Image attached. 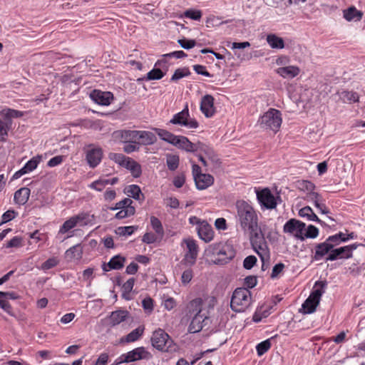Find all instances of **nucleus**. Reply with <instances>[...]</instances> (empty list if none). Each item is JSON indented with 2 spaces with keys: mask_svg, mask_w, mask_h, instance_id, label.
<instances>
[{
  "mask_svg": "<svg viewBox=\"0 0 365 365\" xmlns=\"http://www.w3.org/2000/svg\"><path fill=\"white\" fill-rule=\"evenodd\" d=\"M235 207L236 219L244 232L258 225L257 211L250 203L245 200H237Z\"/></svg>",
  "mask_w": 365,
  "mask_h": 365,
  "instance_id": "1",
  "label": "nucleus"
},
{
  "mask_svg": "<svg viewBox=\"0 0 365 365\" xmlns=\"http://www.w3.org/2000/svg\"><path fill=\"white\" fill-rule=\"evenodd\" d=\"M208 252L214 257L212 261L217 264H225L235 256L232 245L227 243H215L209 246Z\"/></svg>",
  "mask_w": 365,
  "mask_h": 365,
  "instance_id": "2",
  "label": "nucleus"
},
{
  "mask_svg": "<svg viewBox=\"0 0 365 365\" xmlns=\"http://www.w3.org/2000/svg\"><path fill=\"white\" fill-rule=\"evenodd\" d=\"M326 285V282H316L313 290L302 305V312L303 314H309L316 311L317 306L319 304L321 297L325 292Z\"/></svg>",
  "mask_w": 365,
  "mask_h": 365,
  "instance_id": "3",
  "label": "nucleus"
},
{
  "mask_svg": "<svg viewBox=\"0 0 365 365\" xmlns=\"http://www.w3.org/2000/svg\"><path fill=\"white\" fill-rule=\"evenodd\" d=\"M262 128L272 130L274 133L279 130L282 123L281 112L275 108H269L259 119Z\"/></svg>",
  "mask_w": 365,
  "mask_h": 365,
  "instance_id": "4",
  "label": "nucleus"
},
{
  "mask_svg": "<svg viewBox=\"0 0 365 365\" xmlns=\"http://www.w3.org/2000/svg\"><path fill=\"white\" fill-rule=\"evenodd\" d=\"M151 343L153 347L163 352H175L178 349L173 339L161 329L153 333Z\"/></svg>",
  "mask_w": 365,
  "mask_h": 365,
  "instance_id": "5",
  "label": "nucleus"
},
{
  "mask_svg": "<svg viewBox=\"0 0 365 365\" xmlns=\"http://www.w3.org/2000/svg\"><path fill=\"white\" fill-rule=\"evenodd\" d=\"M251 292L247 288H237L232 296L230 307L235 312H245L251 304Z\"/></svg>",
  "mask_w": 365,
  "mask_h": 365,
  "instance_id": "6",
  "label": "nucleus"
},
{
  "mask_svg": "<svg viewBox=\"0 0 365 365\" xmlns=\"http://www.w3.org/2000/svg\"><path fill=\"white\" fill-rule=\"evenodd\" d=\"M0 115L4 116L3 119L0 118V141L5 142L12 127L11 119L22 117L24 113L17 110L4 108L0 112Z\"/></svg>",
  "mask_w": 365,
  "mask_h": 365,
  "instance_id": "7",
  "label": "nucleus"
},
{
  "mask_svg": "<svg viewBox=\"0 0 365 365\" xmlns=\"http://www.w3.org/2000/svg\"><path fill=\"white\" fill-rule=\"evenodd\" d=\"M115 163L128 170L133 178H139L142 173L140 165L123 154H115Z\"/></svg>",
  "mask_w": 365,
  "mask_h": 365,
  "instance_id": "8",
  "label": "nucleus"
},
{
  "mask_svg": "<svg viewBox=\"0 0 365 365\" xmlns=\"http://www.w3.org/2000/svg\"><path fill=\"white\" fill-rule=\"evenodd\" d=\"M170 123L179 125L190 129L197 128L199 126L198 122L195 118H190L188 106L186 105L180 112L175 114Z\"/></svg>",
  "mask_w": 365,
  "mask_h": 365,
  "instance_id": "9",
  "label": "nucleus"
},
{
  "mask_svg": "<svg viewBox=\"0 0 365 365\" xmlns=\"http://www.w3.org/2000/svg\"><path fill=\"white\" fill-rule=\"evenodd\" d=\"M305 227L306 225L304 222L295 218H292L284 225L283 232L303 241L302 232L306 230Z\"/></svg>",
  "mask_w": 365,
  "mask_h": 365,
  "instance_id": "10",
  "label": "nucleus"
},
{
  "mask_svg": "<svg viewBox=\"0 0 365 365\" xmlns=\"http://www.w3.org/2000/svg\"><path fill=\"white\" fill-rule=\"evenodd\" d=\"M192 168L194 180L198 190H205L213 184V176L202 173L201 168L198 165L193 164Z\"/></svg>",
  "mask_w": 365,
  "mask_h": 365,
  "instance_id": "11",
  "label": "nucleus"
},
{
  "mask_svg": "<svg viewBox=\"0 0 365 365\" xmlns=\"http://www.w3.org/2000/svg\"><path fill=\"white\" fill-rule=\"evenodd\" d=\"M91 221L90 215L87 213H80L77 215L70 217L64 222L59 229V233L65 234L70 230L74 228L77 225L83 226L88 224Z\"/></svg>",
  "mask_w": 365,
  "mask_h": 365,
  "instance_id": "12",
  "label": "nucleus"
},
{
  "mask_svg": "<svg viewBox=\"0 0 365 365\" xmlns=\"http://www.w3.org/2000/svg\"><path fill=\"white\" fill-rule=\"evenodd\" d=\"M257 199L261 206L266 209H274L277 205V197L267 187L256 192Z\"/></svg>",
  "mask_w": 365,
  "mask_h": 365,
  "instance_id": "13",
  "label": "nucleus"
},
{
  "mask_svg": "<svg viewBox=\"0 0 365 365\" xmlns=\"http://www.w3.org/2000/svg\"><path fill=\"white\" fill-rule=\"evenodd\" d=\"M151 358L152 354L149 351H148L145 347L140 346L122 355L119 363H121L123 361L131 362L140 359L148 360L150 359Z\"/></svg>",
  "mask_w": 365,
  "mask_h": 365,
  "instance_id": "14",
  "label": "nucleus"
},
{
  "mask_svg": "<svg viewBox=\"0 0 365 365\" xmlns=\"http://www.w3.org/2000/svg\"><path fill=\"white\" fill-rule=\"evenodd\" d=\"M132 203L133 200L128 197L115 203V210H118L115 213V218L124 219L133 215L135 214V209L132 205Z\"/></svg>",
  "mask_w": 365,
  "mask_h": 365,
  "instance_id": "15",
  "label": "nucleus"
},
{
  "mask_svg": "<svg viewBox=\"0 0 365 365\" xmlns=\"http://www.w3.org/2000/svg\"><path fill=\"white\" fill-rule=\"evenodd\" d=\"M184 242L186 244L187 252L185 255L182 261L187 264L193 265L197 257L198 246L196 241L193 239L184 240Z\"/></svg>",
  "mask_w": 365,
  "mask_h": 365,
  "instance_id": "16",
  "label": "nucleus"
},
{
  "mask_svg": "<svg viewBox=\"0 0 365 365\" xmlns=\"http://www.w3.org/2000/svg\"><path fill=\"white\" fill-rule=\"evenodd\" d=\"M332 250V245L327 243L325 241L321 243H317L314 246V250L312 251V259L315 261H319L325 259Z\"/></svg>",
  "mask_w": 365,
  "mask_h": 365,
  "instance_id": "17",
  "label": "nucleus"
},
{
  "mask_svg": "<svg viewBox=\"0 0 365 365\" xmlns=\"http://www.w3.org/2000/svg\"><path fill=\"white\" fill-rule=\"evenodd\" d=\"M197 232L199 237L206 243L211 242L215 236L212 226L206 220H203L200 226L197 227Z\"/></svg>",
  "mask_w": 365,
  "mask_h": 365,
  "instance_id": "18",
  "label": "nucleus"
},
{
  "mask_svg": "<svg viewBox=\"0 0 365 365\" xmlns=\"http://www.w3.org/2000/svg\"><path fill=\"white\" fill-rule=\"evenodd\" d=\"M200 110L207 118L213 116L215 113L214 98L211 95H205L200 102Z\"/></svg>",
  "mask_w": 365,
  "mask_h": 365,
  "instance_id": "19",
  "label": "nucleus"
},
{
  "mask_svg": "<svg viewBox=\"0 0 365 365\" xmlns=\"http://www.w3.org/2000/svg\"><path fill=\"white\" fill-rule=\"evenodd\" d=\"M202 304L203 301L201 298H196L190 301L185 309V317L191 318L192 317L202 314Z\"/></svg>",
  "mask_w": 365,
  "mask_h": 365,
  "instance_id": "20",
  "label": "nucleus"
},
{
  "mask_svg": "<svg viewBox=\"0 0 365 365\" xmlns=\"http://www.w3.org/2000/svg\"><path fill=\"white\" fill-rule=\"evenodd\" d=\"M196 148V151H200V153H204V155L208 159L210 163H212V165H217L220 163V159L215 154L212 148H211L210 145L201 142H198L197 143Z\"/></svg>",
  "mask_w": 365,
  "mask_h": 365,
  "instance_id": "21",
  "label": "nucleus"
},
{
  "mask_svg": "<svg viewBox=\"0 0 365 365\" xmlns=\"http://www.w3.org/2000/svg\"><path fill=\"white\" fill-rule=\"evenodd\" d=\"M136 141L138 145H151L157 141L155 135L147 130H138Z\"/></svg>",
  "mask_w": 365,
  "mask_h": 365,
  "instance_id": "22",
  "label": "nucleus"
},
{
  "mask_svg": "<svg viewBox=\"0 0 365 365\" xmlns=\"http://www.w3.org/2000/svg\"><path fill=\"white\" fill-rule=\"evenodd\" d=\"M91 99L96 103L107 106L110 103L113 99V93L110 92H103L99 90H94L90 95Z\"/></svg>",
  "mask_w": 365,
  "mask_h": 365,
  "instance_id": "23",
  "label": "nucleus"
},
{
  "mask_svg": "<svg viewBox=\"0 0 365 365\" xmlns=\"http://www.w3.org/2000/svg\"><path fill=\"white\" fill-rule=\"evenodd\" d=\"M103 156L102 150L98 148H92L87 151L86 160L91 168H95L101 161Z\"/></svg>",
  "mask_w": 365,
  "mask_h": 365,
  "instance_id": "24",
  "label": "nucleus"
},
{
  "mask_svg": "<svg viewBox=\"0 0 365 365\" xmlns=\"http://www.w3.org/2000/svg\"><path fill=\"white\" fill-rule=\"evenodd\" d=\"M173 145L187 152H195L197 143L190 142L187 138L182 135H177Z\"/></svg>",
  "mask_w": 365,
  "mask_h": 365,
  "instance_id": "25",
  "label": "nucleus"
},
{
  "mask_svg": "<svg viewBox=\"0 0 365 365\" xmlns=\"http://www.w3.org/2000/svg\"><path fill=\"white\" fill-rule=\"evenodd\" d=\"M191 322L188 327V331L190 333H197L201 331L205 324V321L208 319V317L204 314L192 317Z\"/></svg>",
  "mask_w": 365,
  "mask_h": 365,
  "instance_id": "26",
  "label": "nucleus"
},
{
  "mask_svg": "<svg viewBox=\"0 0 365 365\" xmlns=\"http://www.w3.org/2000/svg\"><path fill=\"white\" fill-rule=\"evenodd\" d=\"M276 73L284 78H294L300 73V68L297 66L279 67Z\"/></svg>",
  "mask_w": 365,
  "mask_h": 365,
  "instance_id": "27",
  "label": "nucleus"
},
{
  "mask_svg": "<svg viewBox=\"0 0 365 365\" xmlns=\"http://www.w3.org/2000/svg\"><path fill=\"white\" fill-rule=\"evenodd\" d=\"M247 232L250 233L252 247L266 242L264 235L258 225L252 229H247Z\"/></svg>",
  "mask_w": 365,
  "mask_h": 365,
  "instance_id": "28",
  "label": "nucleus"
},
{
  "mask_svg": "<svg viewBox=\"0 0 365 365\" xmlns=\"http://www.w3.org/2000/svg\"><path fill=\"white\" fill-rule=\"evenodd\" d=\"M138 130H120L115 131V136L121 143L137 142Z\"/></svg>",
  "mask_w": 365,
  "mask_h": 365,
  "instance_id": "29",
  "label": "nucleus"
},
{
  "mask_svg": "<svg viewBox=\"0 0 365 365\" xmlns=\"http://www.w3.org/2000/svg\"><path fill=\"white\" fill-rule=\"evenodd\" d=\"M252 248L259 255L263 263L269 260L270 252L267 242L252 246Z\"/></svg>",
  "mask_w": 365,
  "mask_h": 365,
  "instance_id": "30",
  "label": "nucleus"
},
{
  "mask_svg": "<svg viewBox=\"0 0 365 365\" xmlns=\"http://www.w3.org/2000/svg\"><path fill=\"white\" fill-rule=\"evenodd\" d=\"M124 192L129 197L142 201L144 200V195L142 193L140 187L137 185H130L124 188Z\"/></svg>",
  "mask_w": 365,
  "mask_h": 365,
  "instance_id": "31",
  "label": "nucleus"
},
{
  "mask_svg": "<svg viewBox=\"0 0 365 365\" xmlns=\"http://www.w3.org/2000/svg\"><path fill=\"white\" fill-rule=\"evenodd\" d=\"M348 252L344 247L332 249L331 252L326 257V261H334L338 259H349Z\"/></svg>",
  "mask_w": 365,
  "mask_h": 365,
  "instance_id": "32",
  "label": "nucleus"
},
{
  "mask_svg": "<svg viewBox=\"0 0 365 365\" xmlns=\"http://www.w3.org/2000/svg\"><path fill=\"white\" fill-rule=\"evenodd\" d=\"M31 190L28 187H21L16 190L14 193V201L19 205H24L27 202Z\"/></svg>",
  "mask_w": 365,
  "mask_h": 365,
  "instance_id": "33",
  "label": "nucleus"
},
{
  "mask_svg": "<svg viewBox=\"0 0 365 365\" xmlns=\"http://www.w3.org/2000/svg\"><path fill=\"white\" fill-rule=\"evenodd\" d=\"M83 249L80 245H76L68 249L66 253V258L69 261H78L81 259Z\"/></svg>",
  "mask_w": 365,
  "mask_h": 365,
  "instance_id": "34",
  "label": "nucleus"
},
{
  "mask_svg": "<svg viewBox=\"0 0 365 365\" xmlns=\"http://www.w3.org/2000/svg\"><path fill=\"white\" fill-rule=\"evenodd\" d=\"M299 215L300 217H307L308 220L317 222L322 225L324 224V222L316 215L313 210L309 206H306L300 209Z\"/></svg>",
  "mask_w": 365,
  "mask_h": 365,
  "instance_id": "35",
  "label": "nucleus"
},
{
  "mask_svg": "<svg viewBox=\"0 0 365 365\" xmlns=\"http://www.w3.org/2000/svg\"><path fill=\"white\" fill-rule=\"evenodd\" d=\"M266 39L272 48L282 49L284 48V41L283 38L277 36L276 34H268Z\"/></svg>",
  "mask_w": 365,
  "mask_h": 365,
  "instance_id": "36",
  "label": "nucleus"
},
{
  "mask_svg": "<svg viewBox=\"0 0 365 365\" xmlns=\"http://www.w3.org/2000/svg\"><path fill=\"white\" fill-rule=\"evenodd\" d=\"M343 16L348 21H351L355 19L359 21L361 19L363 14L360 11L357 10L356 7L351 6L343 11Z\"/></svg>",
  "mask_w": 365,
  "mask_h": 365,
  "instance_id": "37",
  "label": "nucleus"
},
{
  "mask_svg": "<svg viewBox=\"0 0 365 365\" xmlns=\"http://www.w3.org/2000/svg\"><path fill=\"white\" fill-rule=\"evenodd\" d=\"M154 130L156 134L162 140L173 145L177 135L165 129L155 128Z\"/></svg>",
  "mask_w": 365,
  "mask_h": 365,
  "instance_id": "38",
  "label": "nucleus"
},
{
  "mask_svg": "<svg viewBox=\"0 0 365 365\" xmlns=\"http://www.w3.org/2000/svg\"><path fill=\"white\" fill-rule=\"evenodd\" d=\"M114 183V178H101L98 180H96L92 182L90 185L91 188H93L98 191L103 190L108 185H113Z\"/></svg>",
  "mask_w": 365,
  "mask_h": 365,
  "instance_id": "39",
  "label": "nucleus"
},
{
  "mask_svg": "<svg viewBox=\"0 0 365 365\" xmlns=\"http://www.w3.org/2000/svg\"><path fill=\"white\" fill-rule=\"evenodd\" d=\"M150 225L155 233L158 235L160 239H162L164 236V229L160 220L155 216H151Z\"/></svg>",
  "mask_w": 365,
  "mask_h": 365,
  "instance_id": "40",
  "label": "nucleus"
},
{
  "mask_svg": "<svg viewBox=\"0 0 365 365\" xmlns=\"http://www.w3.org/2000/svg\"><path fill=\"white\" fill-rule=\"evenodd\" d=\"M135 278L131 277L122 285V297L125 299L129 300L131 299L130 292L133 288Z\"/></svg>",
  "mask_w": 365,
  "mask_h": 365,
  "instance_id": "41",
  "label": "nucleus"
},
{
  "mask_svg": "<svg viewBox=\"0 0 365 365\" xmlns=\"http://www.w3.org/2000/svg\"><path fill=\"white\" fill-rule=\"evenodd\" d=\"M340 98L343 102L351 103L358 102L359 96L356 92L344 91L341 92Z\"/></svg>",
  "mask_w": 365,
  "mask_h": 365,
  "instance_id": "42",
  "label": "nucleus"
},
{
  "mask_svg": "<svg viewBox=\"0 0 365 365\" xmlns=\"http://www.w3.org/2000/svg\"><path fill=\"white\" fill-rule=\"evenodd\" d=\"M144 332V327H138L129 333L125 338L126 342H134L139 339Z\"/></svg>",
  "mask_w": 365,
  "mask_h": 365,
  "instance_id": "43",
  "label": "nucleus"
},
{
  "mask_svg": "<svg viewBox=\"0 0 365 365\" xmlns=\"http://www.w3.org/2000/svg\"><path fill=\"white\" fill-rule=\"evenodd\" d=\"M190 75V71L187 67L180 68L175 71L173 75L172 76L170 81L173 82H177L178 80L187 77Z\"/></svg>",
  "mask_w": 365,
  "mask_h": 365,
  "instance_id": "44",
  "label": "nucleus"
},
{
  "mask_svg": "<svg viewBox=\"0 0 365 365\" xmlns=\"http://www.w3.org/2000/svg\"><path fill=\"white\" fill-rule=\"evenodd\" d=\"M41 160V156L36 155L29 160L24 166L27 173L35 170Z\"/></svg>",
  "mask_w": 365,
  "mask_h": 365,
  "instance_id": "45",
  "label": "nucleus"
},
{
  "mask_svg": "<svg viewBox=\"0 0 365 365\" xmlns=\"http://www.w3.org/2000/svg\"><path fill=\"white\" fill-rule=\"evenodd\" d=\"M137 230V226L118 227L117 229H115V235L120 236H129L131 235Z\"/></svg>",
  "mask_w": 365,
  "mask_h": 365,
  "instance_id": "46",
  "label": "nucleus"
},
{
  "mask_svg": "<svg viewBox=\"0 0 365 365\" xmlns=\"http://www.w3.org/2000/svg\"><path fill=\"white\" fill-rule=\"evenodd\" d=\"M179 162V157L176 155H169L167 157V166L168 169L171 171H174L178 168Z\"/></svg>",
  "mask_w": 365,
  "mask_h": 365,
  "instance_id": "47",
  "label": "nucleus"
},
{
  "mask_svg": "<svg viewBox=\"0 0 365 365\" xmlns=\"http://www.w3.org/2000/svg\"><path fill=\"white\" fill-rule=\"evenodd\" d=\"M23 246V238L20 236H15L6 244H4L5 248H19Z\"/></svg>",
  "mask_w": 365,
  "mask_h": 365,
  "instance_id": "48",
  "label": "nucleus"
},
{
  "mask_svg": "<svg viewBox=\"0 0 365 365\" xmlns=\"http://www.w3.org/2000/svg\"><path fill=\"white\" fill-rule=\"evenodd\" d=\"M318 235H319L318 228L312 225H309L307 227L306 232L304 231V232H302L303 240H304L305 238L314 239V238L317 237Z\"/></svg>",
  "mask_w": 365,
  "mask_h": 365,
  "instance_id": "49",
  "label": "nucleus"
},
{
  "mask_svg": "<svg viewBox=\"0 0 365 365\" xmlns=\"http://www.w3.org/2000/svg\"><path fill=\"white\" fill-rule=\"evenodd\" d=\"M164 73L160 68H153L147 73L146 80H160L164 76Z\"/></svg>",
  "mask_w": 365,
  "mask_h": 365,
  "instance_id": "50",
  "label": "nucleus"
},
{
  "mask_svg": "<svg viewBox=\"0 0 365 365\" xmlns=\"http://www.w3.org/2000/svg\"><path fill=\"white\" fill-rule=\"evenodd\" d=\"M271 347V343L269 339L263 341L256 346L257 353L259 356L265 354Z\"/></svg>",
  "mask_w": 365,
  "mask_h": 365,
  "instance_id": "51",
  "label": "nucleus"
},
{
  "mask_svg": "<svg viewBox=\"0 0 365 365\" xmlns=\"http://www.w3.org/2000/svg\"><path fill=\"white\" fill-rule=\"evenodd\" d=\"M59 263V259L56 257H51L44 262L41 267V269L46 271L57 266Z\"/></svg>",
  "mask_w": 365,
  "mask_h": 365,
  "instance_id": "52",
  "label": "nucleus"
},
{
  "mask_svg": "<svg viewBox=\"0 0 365 365\" xmlns=\"http://www.w3.org/2000/svg\"><path fill=\"white\" fill-rule=\"evenodd\" d=\"M123 150L125 153L130 154L133 152L139 151L140 146L138 145L137 142L123 143Z\"/></svg>",
  "mask_w": 365,
  "mask_h": 365,
  "instance_id": "53",
  "label": "nucleus"
},
{
  "mask_svg": "<svg viewBox=\"0 0 365 365\" xmlns=\"http://www.w3.org/2000/svg\"><path fill=\"white\" fill-rule=\"evenodd\" d=\"M298 187L302 191L310 192L314 190L315 185L309 180H302L298 182Z\"/></svg>",
  "mask_w": 365,
  "mask_h": 365,
  "instance_id": "54",
  "label": "nucleus"
},
{
  "mask_svg": "<svg viewBox=\"0 0 365 365\" xmlns=\"http://www.w3.org/2000/svg\"><path fill=\"white\" fill-rule=\"evenodd\" d=\"M184 16L198 21L202 17V12L200 10L188 9L184 12Z\"/></svg>",
  "mask_w": 365,
  "mask_h": 365,
  "instance_id": "55",
  "label": "nucleus"
},
{
  "mask_svg": "<svg viewBox=\"0 0 365 365\" xmlns=\"http://www.w3.org/2000/svg\"><path fill=\"white\" fill-rule=\"evenodd\" d=\"M178 43L185 49H190L196 45V41L194 39H187L185 38L179 39Z\"/></svg>",
  "mask_w": 365,
  "mask_h": 365,
  "instance_id": "56",
  "label": "nucleus"
},
{
  "mask_svg": "<svg viewBox=\"0 0 365 365\" xmlns=\"http://www.w3.org/2000/svg\"><path fill=\"white\" fill-rule=\"evenodd\" d=\"M307 197L309 200L313 202L315 206L317 205V203L324 201V199L322 197V195H319L318 192H314V190H312L310 192H308Z\"/></svg>",
  "mask_w": 365,
  "mask_h": 365,
  "instance_id": "57",
  "label": "nucleus"
},
{
  "mask_svg": "<svg viewBox=\"0 0 365 365\" xmlns=\"http://www.w3.org/2000/svg\"><path fill=\"white\" fill-rule=\"evenodd\" d=\"M16 215V212L13 210H7L6 212H5L1 218H2V220L1 222H0V225L7 222H9L11 221V220H13Z\"/></svg>",
  "mask_w": 365,
  "mask_h": 365,
  "instance_id": "58",
  "label": "nucleus"
},
{
  "mask_svg": "<svg viewBox=\"0 0 365 365\" xmlns=\"http://www.w3.org/2000/svg\"><path fill=\"white\" fill-rule=\"evenodd\" d=\"M257 262V258L254 255L247 257L243 262V266L246 269H252Z\"/></svg>",
  "mask_w": 365,
  "mask_h": 365,
  "instance_id": "59",
  "label": "nucleus"
},
{
  "mask_svg": "<svg viewBox=\"0 0 365 365\" xmlns=\"http://www.w3.org/2000/svg\"><path fill=\"white\" fill-rule=\"evenodd\" d=\"M159 238L156 233L146 232L143 237V242L146 244H153Z\"/></svg>",
  "mask_w": 365,
  "mask_h": 365,
  "instance_id": "60",
  "label": "nucleus"
},
{
  "mask_svg": "<svg viewBox=\"0 0 365 365\" xmlns=\"http://www.w3.org/2000/svg\"><path fill=\"white\" fill-rule=\"evenodd\" d=\"M193 277L192 270L191 269H187L185 270L181 276L182 283L184 284H188Z\"/></svg>",
  "mask_w": 365,
  "mask_h": 365,
  "instance_id": "61",
  "label": "nucleus"
},
{
  "mask_svg": "<svg viewBox=\"0 0 365 365\" xmlns=\"http://www.w3.org/2000/svg\"><path fill=\"white\" fill-rule=\"evenodd\" d=\"M153 304L154 301L150 297H146L142 301L143 309L149 313L153 310Z\"/></svg>",
  "mask_w": 365,
  "mask_h": 365,
  "instance_id": "62",
  "label": "nucleus"
},
{
  "mask_svg": "<svg viewBox=\"0 0 365 365\" xmlns=\"http://www.w3.org/2000/svg\"><path fill=\"white\" fill-rule=\"evenodd\" d=\"M193 70L197 73L206 77H211L212 75L207 71L206 66L196 64L193 66Z\"/></svg>",
  "mask_w": 365,
  "mask_h": 365,
  "instance_id": "63",
  "label": "nucleus"
},
{
  "mask_svg": "<svg viewBox=\"0 0 365 365\" xmlns=\"http://www.w3.org/2000/svg\"><path fill=\"white\" fill-rule=\"evenodd\" d=\"M128 312L125 310H115V324L123 322L128 317Z\"/></svg>",
  "mask_w": 365,
  "mask_h": 365,
  "instance_id": "64",
  "label": "nucleus"
}]
</instances>
